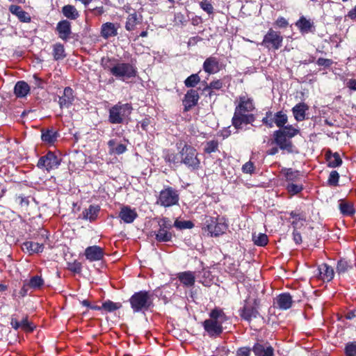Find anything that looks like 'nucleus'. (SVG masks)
<instances>
[{"label": "nucleus", "mask_w": 356, "mask_h": 356, "mask_svg": "<svg viewBox=\"0 0 356 356\" xmlns=\"http://www.w3.org/2000/svg\"><path fill=\"white\" fill-rule=\"evenodd\" d=\"M115 140L112 139L108 142V146L109 147V153L111 154H121L127 150V147L124 144H118L116 147H115Z\"/></svg>", "instance_id": "35"}, {"label": "nucleus", "mask_w": 356, "mask_h": 356, "mask_svg": "<svg viewBox=\"0 0 356 356\" xmlns=\"http://www.w3.org/2000/svg\"><path fill=\"white\" fill-rule=\"evenodd\" d=\"M351 267L352 266L347 261L341 259L337 263V272L339 274L344 273Z\"/></svg>", "instance_id": "46"}, {"label": "nucleus", "mask_w": 356, "mask_h": 356, "mask_svg": "<svg viewBox=\"0 0 356 356\" xmlns=\"http://www.w3.org/2000/svg\"><path fill=\"white\" fill-rule=\"evenodd\" d=\"M252 241L258 246H265L268 242V236L265 234L259 233L252 234Z\"/></svg>", "instance_id": "44"}, {"label": "nucleus", "mask_w": 356, "mask_h": 356, "mask_svg": "<svg viewBox=\"0 0 356 356\" xmlns=\"http://www.w3.org/2000/svg\"><path fill=\"white\" fill-rule=\"evenodd\" d=\"M308 109V106L305 103H299L296 104L292 108L294 118L298 122L304 120L305 119V113Z\"/></svg>", "instance_id": "30"}, {"label": "nucleus", "mask_w": 356, "mask_h": 356, "mask_svg": "<svg viewBox=\"0 0 356 356\" xmlns=\"http://www.w3.org/2000/svg\"><path fill=\"white\" fill-rule=\"evenodd\" d=\"M20 329L27 332L33 331L34 326L28 321V316H25L22 321H20Z\"/></svg>", "instance_id": "49"}, {"label": "nucleus", "mask_w": 356, "mask_h": 356, "mask_svg": "<svg viewBox=\"0 0 356 356\" xmlns=\"http://www.w3.org/2000/svg\"><path fill=\"white\" fill-rule=\"evenodd\" d=\"M101 65L117 79L126 81L137 76V67L133 63H124L114 57H103Z\"/></svg>", "instance_id": "1"}, {"label": "nucleus", "mask_w": 356, "mask_h": 356, "mask_svg": "<svg viewBox=\"0 0 356 356\" xmlns=\"http://www.w3.org/2000/svg\"><path fill=\"white\" fill-rule=\"evenodd\" d=\"M90 11L97 16H100L104 13V9L103 6H100L91 9Z\"/></svg>", "instance_id": "61"}, {"label": "nucleus", "mask_w": 356, "mask_h": 356, "mask_svg": "<svg viewBox=\"0 0 356 356\" xmlns=\"http://www.w3.org/2000/svg\"><path fill=\"white\" fill-rule=\"evenodd\" d=\"M53 56L56 60H62L66 56L65 54V48L62 44L56 43L54 44Z\"/></svg>", "instance_id": "38"}, {"label": "nucleus", "mask_w": 356, "mask_h": 356, "mask_svg": "<svg viewBox=\"0 0 356 356\" xmlns=\"http://www.w3.org/2000/svg\"><path fill=\"white\" fill-rule=\"evenodd\" d=\"M102 307L107 312H113L122 307L120 302H114L110 300H108L102 303Z\"/></svg>", "instance_id": "42"}, {"label": "nucleus", "mask_w": 356, "mask_h": 356, "mask_svg": "<svg viewBox=\"0 0 356 356\" xmlns=\"http://www.w3.org/2000/svg\"><path fill=\"white\" fill-rule=\"evenodd\" d=\"M56 31L58 36L64 41H67L72 33L71 24L67 20H62L57 24Z\"/></svg>", "instance_id": "19"}, {"label": "nucleus", "mask_w": 356, "mask_h": 356, "mask_svg": "<svg viewBox=\"0 0 356 356\" xmlns=\"http://www.w3.org/2000/svg\"><path fill=\"white\" fill-rule=\"evenodd\" d=\"M9 11L16 17L21 22L29 23L31 21L30 15L23 10L21 6L17 5H10L9 6Z\"/></svg>", "instance_id": "24"}, {"label": "nucleus", "mask_w": 356, "mask_h": 356, "mask_svg": "<svg viewBox=\"0 0 356 356\" xmlns=\"http://www.w3.org/2000/svg\"><path fill=\"white\" fill-rule=\"evenodd\" d=\"M346 356H356V342H349L345 347Z\"/></svg>", "instance_id": "51"}, {"label": "nucleus", "mask_w": 356, "mask_h": 356, "mask_svg": "<svg viewBox=\"0 0 356 356\" xmlns=\"http://www.w3.org/2000/svg\"><path fill=\"white\" fill-rule=\"evenodd\" d=\"M179 199L177 191L172 187H168L160 192L156 203L161 206L168 207L177 204Z\"/></svg>", "instance_id": "9"}, {"label": "nucleus", "mask_w": 356, "mask_h": 356, "mask_svg": "<svg viewBox=\"0 0 356 356\" xmlns=\"http://www.w3.org/2000/svg\"><path fill=\"white\" fill-rule=\"evenodd\" d=\"M286 190L291 195H296L303 190V186L298 182L288 183Z\"/></svg>", "instance_id": "45"}, {"label": "nucleus", "mask_w": 356, "mask_h": 356, "mask_svg": "<svg viewBox=\"0 0 356 356\" xmlns=\"http://www.w3.org/2000/svg\"><path fill=\"white\" fill-rule=\"evenodd\" d=\"M67 268L69 270L74 273H80L82 269V264L81 262L75 260L74 262L67 264Z\"/></svg>", "instance_id": "52"}, {"label": "nucleus", "mask_w": 356, "mask_h": 356, "mask_svg": "<svg viewBox=\"0 0 356 356\" xmlns=\"http://www.w3.org/2000/svg\"><path fill=\"white\" fill-rule=\"evenodd\" d=\"M30 91V86L29 84L24 81H20L17 82L14 88V92L17 97H24Z\"/></svg>", "instance_id": "31"}, {"label": "nucleus", "mask_w": 356, "mask_h": 356, "mask_svg": "<svg viewBox=\"0 0 356 356\" xmlns=\"http://www.w3.org/2000/svg\"><path fill=\"white\" fill-rule=\"evenodd\" d=\"M27 283L31 289H40L44 285V281L41 276L35 275L31 277Z\"/></svg>", "instance_id": "39"}, {"label": "nucleus", "mask_w": 356, "mask_h": 356, "mask_svg": "<svg viewBox=\"0 0 356 356\" xmlns=\"http://www.w3.org/2000/svg\"><path fill=\"white\" fill-rule=\"evenodd\" d=\"M347 17L352 20L356 21V6L348 13Z\"/></svg>", "instance_id": "64"}, {"label": "nucleus", "mask_w": 356, "mask_h": 356, "mask_svg": "<svg viewBox=\"0 0 356 356\" xmlns=\"http://www.w3.org/2000/svg\"><path fill=\"white\" fill-rule=\"evenodd\" d=\"M199 97L197 90H189L185 95L184 99L183 100L184 111H188L191 108L194 106L197 103Z\"/></svg>", "instance_id": "18"}, {"label": "nucleus", "mask_w": 356, "mask_h": 356, "mask_svg": "<svg viewBox=\"0 0 356 356\" xmlns=\"http://www.w3.org/2000/svg\"><path fill=\"white\" fill-rule=\"evenodd\" d=\"M58 137V134L57 131L52 129H47L46 131H42V140L44 143H49V144H53Z\"/></svg>", "instance_id": "32"}, {"label": "nucleus", "mask_w": 356, "mask_h": 356, "mask_svg": "<svg viewBox=\"0 0 356 356\" xmlns=\"http://www.w3.org/2000/svg\"><path fill=\"white\" fill-rule=\"evenodd\" d=\"M290 216L293 219L291 224L295 229L303 226L304 222L305 221V218L302 214L292 211L290 213Z\"/></svg>", "instance_id": "37"}, {"label": "nucleus", "mask_w": 356, "mask_h": 356, "mask_svg": "<svg viewBox=\"0 0 356 356\" xmlns=\"http://www.w3.org/2000/svg\"><path fill=\"white\" fill-rule=\"evenodd\" d=\"M60 164V160L52 152H48L45 155L41 156L37 163L39 168H44L47 172L57 168Z\"/></svg>", "instance_id": "11"}, {"label": "nucleus", "mask_w": 356, "mask_h": 356, "mask_svg": "<svg viewBox=\"0 0 356 356\" xmlns=\"http://www.w3.org/2000/svg\"><path fill=\"white\" fill-rule=\"evenodd\" d=\"M100 211L99 205L90 204L88 208L85 209L79 215V218L94 222L97 220Z\"/></svg>", "instance_id": "15"}, {"label": "nucleus", "mask_w": 356, "mask_h": 356, "mask_svg": "<svg viewBox=\"0 0 356 356\" xmlns=\"http://www.w3.org/2000/svg\"><path fill=\"white\" fill-rule=\"evenodd\" d=\"M262 122L268 127H273V120L272 119V112L268 111L266 113V117L262 119Z\"/></svg>", "instance_id": "54"}, {"label": "nucleus", "mask_w": 356, "mask_h": 356, "mask_svg": "<svg viewBox=\"0 0 356 356\" xmlns=\"http://www.w3.org/2000/svg\"><path fill=\"white\" fill-rule=\"evenodd\" d=\"M62 13L65 17L70 19H76L79 17V12L74 6L66 5L63 7Z\"/></svg>", "instance_id": "34"}, {"label": "nucleus", "mask_w": 356, "mask_h": 356, "mask_svg": "<svg viewBox=\"0 0 356 356\" xmlns=\"http://www.w3.org/2000/svg\"><path fill=\"white\" fill-rule=\"evenodd\" d=\"M326 161L327 162V165L330 168H337L342 163L340 155L337 152L327 153Z\"/></svg>", "instance_id": "33"}, {"label": "nucleus", "mask_w": 356, "mask_h": 356, "mask_svg": "<svg viewBox=\"0 0 356 356\" xmlns=\"http://www.w3.org/2000/svg\"><path fill=\"white\" fill-rule=\"evenodd\" d=\"M177 277L180 282L186 286H191L195 283V275L194 272L185 271L179 273Z\"/></svg>", "instance_id": "29"}, {"label": "nucleus", "mask_w": 356, "mask_h": 356, "mask_svg": "<svg viewBox=\"0 0 356 356\" xmlns=\"http://www.w3.org/2000/svg\"><path fill=\"white\" fill-rule=\"evenodd\" d=\"M346 86L353 90H356V79H350L346 82Z\"/></svg>", "instance_id": "63"}, {"label": "nucleus", "mask_w": 356, "mask_h": 356, "mask_svg": "<svg viewBox=\"0 0 356 356\" xmlns=\"http://www.w3.org/2000/svg\"><path fill=\"white\" fill-rule=\"evenodd\" d=\"M197 153L195 148L193 147L185 145L181 151L177 154H168L166 156V160L170 163H172L177 166L181 163L197 168L199 165V160L197 159Z\"/></svg>", "instance_id": "3"}, {"label": "nucleus", "mask_w": 356, "mask_h": 356, "mask_svg": "<svg viewBox=\"0 0 356 356\" xmlns=\"http://www.w3.org/2000/svg\"><path fill=\"white\" fill-rule=\"evenodd\" d=\"M205 229L211 236H219L226 232L228 224L223 217L207 216L204 221Z\"/></svg>", "instance_id": "7"}, {"label": "nucleus", "mask_w": 356, "mask_h": 356, "mask_svg": "<svg viewBox=\"0 0 356 356\" xmlns=\"http://www.w3.org/2000/svg\"><path fill=\"white\" fill-rule=\"evenodd\" d=\"M278 131L282 132L283 135L288 137V138L296 136L300 132L299 129L296 128L293 125L284 126L282 129H279Z\"/></svg>", "instance_id": "40"}, {"label": "nucleus", "mask_w": 356, "mask_h": 356, "mask_svg": "<svg viewBox=\"0 0 356 356\" xmlns=\"http://www.w3.org/2000/svg\"><path fill=\"white\" fill-rule=\"evenodd\" d=\"M218 150V143L217 140H210L209 141L204 147V152L206 153L210 154L211 152H215Z\"/></svg>", "instance_id": "50"}, {"label": "nucleus", "mask_w": 356, "mask_h": 356, "mask_svg": "<svg viewBox=\"0 0 356 356\" xmlns=\"http://www.w3.org/2000/svg\"><path fill=\"white\" fill-rule=\"evenodd\" d=\"M292 297L288 293H281L276 298V304L277 307L283 310L289 309L292 306Z\"/></svg>", "instance_id": "27"}, {"label": "nucleus", "mask_w": 356, "mask_h": 356, "mask_svg": "<svg viewBox=\"0 0 356 356\" xmlns=\"http://www.w3.org/2000/svg\"><path fill=\"white\" fill-rule=\"evenodd\" d=\"M275 24L279 28H285L289 24L288 21L283 17H278Z\"/></svg>", "instance_id": "58"}, {"label": "nucleus", "mask_w": 356, "mask_h": 356, "mask_svg": "<svg viewBox=\"0 0 356 356\" xmlns=\"http://www.w3.org/2000/svg\"><path fill=\"white\" fill-rule=\"evenodd\" d=\"M318 271V277L324 282H330L334 278V269L326 264L320 265Z\"/></svg>", "instance_id": "21"}, {"label": "nucleus", "mask_w": 356, "mask_h": 356, "mask_svg": "<svg viewBox=\"0 0 356 356\" xmlns=\"http://www.w3.org/2000/svg\"><path fill=\"white\" fill-rule=\"evenodd\" d=\"M159 229L155 232L156 240L158 242H169L172 240V234L170 232L172 222L168 218H162L159 220Z\"/></svg>", "instance_id": "10"}, {"label": "nucleus", "mask_w": 356, "mask_h": 356, "mask_svg": "<svg viewBox=\"0 0 356 356\" xmlns=\"http://www.w3.org/2000/svg\"><path fill=\"white\" fill-rule=\"evenodd\" d=\"M286 179L289 183L298 182L301 178L300 172L287 169L285 173Z\"/></svg>", "instance_id": "43"}, {"label": "nucleus", "mask_w": 356, "mask_h": 356, "mask_svg": "<svg viewBox=\"0 0 356 356\" xmlns=\"http://www.w3.org/2000/svg\"><path fill=\"white\" fill-rule=\"evenodd\" d=\"M85 257L90 261H100L104 258V250L97 245L89 246L85 250Z\"/></svg>", "instance_id": "13"}, {"label": "nucleus", "mask_w": 356, "mask_h": 356, "mask_svg": "<svg viewBox=\"0 0 356 356\" xmlns=\"http://www.w3.org/2000/svg\"><path fill=\"white\" fill-rule=\"evenodd\" d=\"M22 248L24 252H26L31 255L42 252L44 250V244L33 241H26L23 243Z\"/></svg>", "instance_id": "26"}, {"label": "nucleus", "mask_w": 356, "mask_h": 356, "mask_svg": "<svg viewBox=\"0 0 356 356\" xmlns=\"http://www.w3.org/2000/svg\"><path fill=\"white\" fill-rule=\"evenodd\" d=\"M203 67L206 72L215 74L220 71L221 66L217 58L211 56L205 60Z\"/></svg>", "instance_id": "23"}, {"label": "nucleus", "mask_w": 356, "mask_h": 356, "mask_svg": "<svg viewBox=\"0 0 356 356\" xmlns=\"http://www.w3.org/2000/svg\"><path fill=\"white\" fill-rule=\"evenodd\" d=\"M250 349L247 347H243L238 349L237 351L238 356H250Z\"/></svg>", "instance_id": "60"}, {"label": "nucleus", "mask_w": 356, "mask_h": 356, "mask_svg": "<svg viewBox=\"0 0 356 356\" xmlns=\"http://www.w3.org/2000/svg\"><path fill=\"white\" fill-rule=\"evenodd\" d=\"M131 307L134 313L152 310L154 305L153 295L147 291H140L134 293L129 300Z\"/></svg>", "instance_id": "5"}, {"label": "nucleus", "mask_w": 356, "mask_h": 356, "mask_svg": "<svg viewBox=\"0 0 356 356\" xmlns=\"http://www.w3.org/2000/svg\"><path fill=\"white\" fill-rule=\"evenodd\" d=\"M273 120L277 127L282 128L287 123L288 117L284 112L278 111L275 114Z\"/></svg>", "instance_id": "36"}, {"label": "nucleus", "mask_w": 356, "mask_h": 356, "mask_svg": "<svg viewBox=\"0 0 356 356\" xmlns=\"http://www.w3.org/2000/svg\"><path fill=\"white\" fill-rule=\"evenodd\" d=\"M239 314L243 319L249 322L257 318L259 312L256 305V300H254V304H250L246 301L244 306L239 310Z\"/></svg>", "instance_id": "12"}, {"label": "nucleus", "mask_w": 356, "mask_h": 356, "mask_svg": "<svg viewBox=\"0 0 356 356\" xmlns=\"http://www.w3.org/2000/svg\"><path fill=\"white\" fill-rule=\"evenodd\" d=\"M143 19L142 15H138L136 13L129 14L127 18L125 23V29L127 31H134L136 26L141 23Z\"/></svg>", "instance_id": "28"}, {"label": "nucleus", "mask_w": 356, "mask_h": 356, "mask_svg": "<svg viewBox=\"0 0 356 356\" xmlns=\"http://www.w3.org/2000/svg\"><path fill=\"white\" fill-rule=\"evenodd\" d=\"M254 170V166L252 162L248 161L242 166V171L244 173L252 174Z\"/></svg>", "instance_id": "56"}, {"label": "nucleus", "mask_w": 356, "mask_h": 356, "mask_svg": "<svg viewBox=\"0 0 356 356\" xmlns=\"http://www.w3.org/2000/svg\"><path fill=\"white\" fill-rule=\"evenodd\" d=\"M339 209L343 215L352 216L355 213V210L353 204L351 202H342L339 204Z\"/></svg>", "instance_id": "41"}, {"label": "nucleus", "mask_w": 356, "mask_h": 356, "mask_svg": "<svg viewBox=\"0 0 356 356\" xmlns=\"http://www.w3.org/2000/svg\"><path fill=\"white\" fill-rule=\"evenodd\" d=\"M119 217L124 223H131L138 217L135 209H131L129 206H124L121 208Z\"/></svg>", "instance_id": "20"}, {"label": "nucleus", "mask_w": 356, "mask_h": 356, "mask_svg": "<svg viewBox=\"0 0 356 356\" xmlns=\"http://www.w3.org/2000/svg\"><path fill=\"white\" fill-rule=\"evenodd\" d=\"M227 316L222 309H214L209 313V318L204 321L203 325L206 333L211 337H218L223 331L222 323Z\"/></svg>", "instance_id": "4"}, {"label": "nucleus", "mask_w": 356, "mask_h": 356, "mask_svg": "<svg viewBox=\"0 0 356 356\" xmlns=\"http://www.w3.org/2000/svg\"><path fill=\"white\" fill-rule=\"evenodd\" d=\"M283 37L281 33L270 29L264 35L261 44L268 49L277 50L282 46Z\"/></svg>", "instance_id": "8"}, {"label": "nucleus", "mask_w": 356, "mask_h": 356, "mask_svg": "<svg viewBox=\"0 0 356 356\" xmlns=\"http://www.w3.org/2000/svg\"><path fill=\"white\" fill-rule=\"evenodd\" d=\"M316 63L319 66H325V67H330L332 64V60L323 58H319L317 60Z\"/></svg>", "instance_id": "59"}, {"label": "nucleus", "mask_w": 356, "mask_h": 356, "mask_svg": "<svg viewBox=\"0 0 356 356\" xmlns=\"http://www.w3.org/2000/svg\"><path fill=\"white\" fill-rule=\"evenodd\" d=\"M252 351L256 356H273L274 349L268 343H257L252 348Z\"/></svg>", "instance_id": "17"}, {"label": "nucleus", "mask_w": 356, "mask_h": 356, "mask_svg": "<svg viewBox=\"0 0 356 356\" xmlns=\"http://www.w3.org/2000/svg\"><path fill=\"white\" fill-rule=\"evenodd\" d=\"M293 238L296 244H300L302 242V236L296 229L293 232Z\"/></svg>", "instance_id": "62"}, {"label": "nucleus", "mask_w": 356, "mask_h": 356, "mask_svg": "<svg viewBox=\"0 0 356 356\" xmlns=\"http://www.w3.org/2000/svg\"><path fill=\"white\" fill-rule=\"evenodd\" d=\"M296 26L302 34L312 32L313 29H314V22L304 16L300 17V19L296 22Z\"/></svg>", "instance_id": "25"}, {"label": "nucleus", "mask_w": 356, "mask_h": 356, "mask_svg": "<svg viewBox=\"0 0 356 356\" xmlns=\"http://www.w3.org/2000/svg\"><path fill=\"white\" fill-rule=\"evenodd\" d=\"M119 25L112 22L104 23L101 26V36L107 40L111 37L116 36L118 33Z\"/></svg>", "instance_id": "16"}, {"label": "nucleus", "mask_w": 356, "mask_h": 356, "mask_svg": "<svg viewBox=\"0 0 356 356\" xmlns=\"http://www.w3.org/2000/svg\"><path fill=\"white\" fill-rule=\"evenodd\" d=\"M236 104L232 122L236 129H241L243 124L252 123L255 120L253 114L250 113L254 109L253 99L248 95H241L236 101Z\"/></svg>", "instance_id": "2"}, {"label": "nucleus", "mask_w": 356, "mask_h": 356, "mask_svg": "<svg viewBox=\"0 0 356 356\" xmlns=\"http://www.w3.org/2000/svg\"><path fill=\"white\" fill-rule=\"evenodd\" d=\"M339 179V173L336 170H333L330 172L327 181L331 186H337L338 185Z\"/></svg>", "instance_id": "53"}, {"label": "nucleus", "mask_w": 356, "mask_h": 356, "mask_svg": "<svg viewBox=\"0 0 356 356\" xmlns=\"http://www.w3.org/2000/svg\"><path fill=\"white\" fill-rule=\"evenodd\" d=\"M200 81L198 74H193L189 76L184 81L186 87H195Z\"/></svg>", "instance_id": "47"}, {"label": "nucleus", "mask_w": 356, "mask_h": 356, "mask_svg": "<svg viewBox=\"0 0 356 356\" xmlns=\"http://www.w3.org/2000/svg\"><path fill=\"white\" fill-rule=\"evenodd\" d=\"M222 84L221 81H220L219 80H216L211 82L209 86L207 85L203 89V92H206L209 91V88L220 89L222 87Z\"/></svg>", "instance_id": "55"}, {"label": "nucleus", "mask_w": 356, "mask_h": 356, "mask_svg": "<svg viewBox=\"0 0 356 356\" xmlns=\"http://www.w3.org/2000/svg\"><path fill=\"white\" fill-rule=\"evenodd\" d=\"M202 9L207 12L209 15L213 13V6L207 1H202Z\"/></svg>", "instance_id": "57"}, {"label": "nucleus", "mask_w": 356, "mask_h": 356, "mask_svg": "<svg viewBox=\"0 0 356 356\" xmlns=\"http://www.w3.org/2000/svg\"><path fill=\"white\" fill-rule=\"evenodd\" d=\"M74 91L70 87H66L64 89L63 95L59 97V105L61 108H69L73 103L74 97Z\"/></svg>", "instance_id": "22"}, {"label": "nucleus", "mask_w": 356, "mask_h": 356, "mask_svg": "<svg viewBox=\"0 0 356 356\" xmlns=\"http://www.w3.org/2000/svg\"><path fill=\"white\" fill-rule=\"evenodd\" d=\"M133 108L131 104L120 102L109 109L108 121L111 124H122L129 117Z\"/></svg>", "instance_id": "6"}, {"label": "nucleus", "mask_w": 356, "mask_h": 356, "mask_svg": "<svg viewBox=\"0 0 356 356\" xmlns=\"http://www.w3.org/2000/svg\"><path fill=\"white\" fill-rule=\"evenodd\" d=\"M174 226L179 229H191L193 227V223L190 220H176Z\"/></svg>", "instance_id": "48"}, {"label": "nucleus", "mask_w": 356, "mask_h": 356, "mask_svg": "<svg viewBox=\"0 0 356 356\" xmlns=\"http://www.w3.org/2000/svg\"><path fill=\"white\" fill-rule=\"evenodd\" d=\"M275 143L279 146L281 149L286 150L288 152H292L293 145L292 142L288 137L283 135L282 132L275 131L273 134Z\"/></svg>", "instance_id": "14"}]
</instances>
